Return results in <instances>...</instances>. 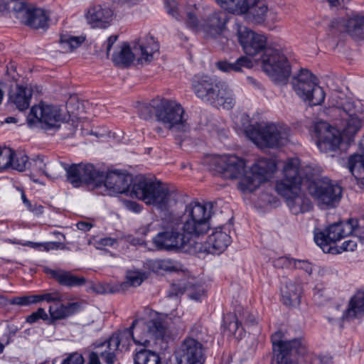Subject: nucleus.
I'll return each mask as SVG.
<instances>
[{"mask_svg": "<svg viewBox=\"0 0 364 364\" xmlns=\"http://www.w3.org/2000/svg\"><path fill=\"white\" fill-rule=\"evenodd\" d=\"M211 208L210 203L192 202L186 207L182 215H167L162 223L164 230L153 238V243L159 250H181L191 237H200L208 232Z\"/></svg>", "mask_w": 364, "mask_h": 364, "instance_id": "nucleus-1", "label": "nucleus"}, {"mask_svg": "<svg viewBox=\"0 0 364 364\" xmlns=\"http://www.w3.org/2000/svg\"><path fill=\"white\" fill-rule=\"evenodd\" d=\"M341 131L331 127L326 122H316L314 126V136L316 144L321 151L328 152L336 150L346 138L350 141L360 130L363 122L358 115L342 116Z\"/></svg>", "mask_w": 364, "mask_h": 364, "instance_id": "nucleus-2", "label": "nucleus"}, {"mask_svg": "<svg viewBox=\"0 0 364 364\" xmlns=\"http://www.w3.org/2000/svg\"><path fill=\"white\" fill-rule=\"evenodd\" d=\"M132 194L162 210L175 205L179 198V193L173 188H169L160 181L145 178H139L133 184Z\"/></svg>", "mask_w": 364, "mask_h": 364, "instance_id": "nucleus-3", "label": "nucleus"}, {"mask_svg": "<svg viewBox=\"0 0 364 364\" xmlns=\"http://www.w3.org/2000/svg\"><path fill=\"white\" fill-rule=\"evenodd\" d=\"M196 96L215 107L230 109L235 104L232 90L224 82L209 76L196 77L192 82Z\"/></svg>", "mask_w": 364, "mask_h": 364, "instance_id": "nucleus-4", "label": "nucleus"}, {"mask_svg": "<svg viewBox=\"0 0 364 364\" xmlns=\"http://www.w3.org/2000/svg\"><path fill=\"white\" fill-rule=\"evenodd\" d=\"M156 120L164 127L176 134L190 130L187 115L181 104L175 100L157 98L151 102Z\"/></svg>", "mask_w": 364, "mask_h": 364, "instance_id": "nucleus-5", "label": "nucleus"}, {"mask_svg": "<svg viewBox=\"0 0 364 364\" xmlns=\"http://www.w3.org/2000/svg\"><path fill=\"white\" fill-rule=\"evenodd\" d=\"M159 46L153 37H146L144 42L138 41L131 47L124 43L118 52L114 53L112 60L117 65L128 67L134 60L139 63H149L158 52Z\"/></svg>", "mask_w": 364, "mask_h": 364, "instance_id": "nucleus-6", "label": "nucleus"}, {"mask_svg": "<svg viewBox=\"0 0 364 364\" xmlns=\"http://www.w3.org/2000/svg\"><path fill=\"white\" fill-rule=\"evenodd\" d=\"M246 135L260 148H276L287 141L289 129L273 123L257 124L246 130Z\"/></svg>", "mask_w": 364, "mask_h": 364, "instance_id": "nucleus-7", "label": "nucleus"}, {"mask_svg": "<svg viewBox=\"0 0 364 364\" xmlns=\"http://www.w3.org/2000/svg\"><path fill=\"white\" fill-rule=\"evenodd\" d=\"M353 234L360 242L364 243V215L358 219H349L330 225L325 231L316 233L314 240L323 250L331 242Z\"/></svg>", "mask_w": 364, "mask_h": 364, "instance_id": "nucleus-8", "label": "nucleus"}, {"mask_svg": "<svg viewBox=\"0 0 364 364\" xmlns=\"http://www.w3.org/2000/svg\"><path fill=\"white\" fill-rule=\"evenodd\" d=\"M139 320L133 321L131 326L119 333H113L107 340L100 344H97L96 347L105 348L100 353L101 358L106 364H114L117 360V353L119 350L120 345L126 350L129 349L130 341L132 340L136 344H140L144 347L148 346L150 341L147 338H141L136 340L133 335V328L135 327Z\"/></svg>", "mask_w": 364, "mask_h": 364, "instance_id": "nucleus-9", "label": "nucleus"}, {"mask_svg": "<svg viewBox=\"0 0 364 364\" xmlns=\"http://www.w3.org/2000/svg\"><path fill=\"white\" fill-rule=\"evenodd\" d=\"M291 84L296 95L310 105H319L324 101L325 92L318 85L316 77L308 70L301 69L293 77Z\"/></svg>", "mask_w": 364, "mask_h": 364, "instance_id": "nucleus-10", "label": "nucleus"}, {"mask_svg": "<svg viewBox=\"0 0 364 364\" xmlns=\"http://www.w3.org/2000/svg\"><path fill=\"white\" fill-rule=\"evenodd\" d=\"M262 70L278 83L286 84L291 75V65L280 50L269 48L261 56Z\"/></svg>", "mask_w": 364, "mask_h": 364, "instance_id": "nucleus-11", "label": "nucleus"}, {"mask_svg": "<svg viewBox=\"0 0 364 364\" xmlns=\"http://www.w3.org/2000/svg\"><path fill=\"white\" fill-rule=\"evenodd\" d=\"M300 161L297 158L287 161L283 168L284 178L276 184V191L279 195H287L292 191H296L300 187L301 179L305 178L310 180L314 173L311 166H306L299 169Z\"/></svg>", "mask_w": 364, "mask_h": 364, "instance_id": "nucleus-12", "label": "nucleus"}, {"mask_svg": "<svg viewBox=\"0 0 364 364\" xmlns=\"http://www.w3.org/2000/svg\"><path fill=\"white\" fill-rule=\"evenodd\" d=\"M308 191L321 208H334L342 196L341 187L327 178L310 182Z\"/></svg>", "mask_w": 364, "mask_h": 364, "instance_id": "nucleus-13", "label": "nucleus"}, {"mask_svg": "<svg viewBox=\"0 0 364 364\" xmlns=\"http://www.w3.org/2000/svg\"><path fill=\"white\" fill-rule=\"evenodd\" d=\"M277 165L274 160L259 159L251 167L248 173L238 183V188L242 192H252L260 184L271 178L276 171Z\"/></svg>", "mask_w": 364, "mask_h": 364, "instance_id": "nucleus-14", "label": "nucleus"}, {"mask_svg": "<svg viewBox=\"0 0 364 364\" xmlns=\"http://www.w3.org/2000/svg\"><path fill=\"white\" fill-rule=\"evenodd\" d=\"M63 117L57 106L41 102L32 107L27 117L30 127H41L44 129H58Z\"/></svg>", "mask_w": 364, "mask_h": 364, "instance_id": "nucleus-15", "label": "nucleus"}, {"mask_svg": "<svg viewBox=\"0 0 364 364\" xmlns=\"http://www.w3.org/2000/svg\"><path fill=\"white\" fill-rule=\"evenodd\" d=\"M245 161L236 155L215 156L210 159V168L215 174L227 179L244 177L246 173Z\"/></svg>", "mask_w": 364, "mask_h": 364, "instance_id": "nucleus-16", "label": "nucleus"}, {"mask_svg": "<svg viewBox=\"0 0 364 364\" xmlns=\"http://www.w3.org/2000/svg\"><path fill=\"white\" fill-rule=\"evenodd\" d=\"M97 181L95 188L100 189V193L103 195H114L123 193L128 191L132 183V176L125 173L112 171L107 173L98 171Z\"/></svg>", "mask_w": 364, "mask_h": 364, "instance_id": "nucleus-17", "label": "nucleus"}, {"mask_svg": "<svg viewBox=\"0 0 364 364\" xmlns=\"http://www.w3.org/2000/svg\"><path fill=\"white\" fill-rule=\"evenodd\" d=\"M237 36L244 52L250 56L265 52L268 49L267 38L261 33H257L242 25L238 20L235 23Z\"/></svg>", "mask_w": 364, "mask_h": 364, "instance_id": "nucleus-18", "label": "nucleus"}, {"mask_svg": "<svg viewBox=\"0 0 364 364\" xmlns=\"http://www.w3.org/2000/svg\"><path fill=\"white\" fill-rule=\"evenodd\" d=\"M65 173L68 181L75 188L81 186L83 183L91 184L95 188L97 181L98 171L93 165L87 164L66 165Z\"/></svg>", "mask_w": 364, "mask_h": 364, "instance_id": "nucleus-19", "label": "nucleus"}, {"mask_svg": "<svg viewBox=\"0 0 364 364\" xmlns=\"http://www.w3.org/2000/svg\"><path fill=\"white\" fill-rule=\"evenodd\" d=\"M178 364H203L202 344L188 337L182 343L178 352Z\"/></svg>", "mask_w": 364, "mask_h": 364, "instance_id": "nucleus-20", "label": "nucleus"}, {"mask_svg": "<svg viewBox=\"0 0 364 364\" xmlns=\"http://www.w3.org/2000/svg\"><path fill=\"white\" fill-rule=\"evenodd\" d=\"M113 10L107 4L95 3L90 6L85 14L87 23L95 28H106L112 20Z\"/></svg>", "mask_w": 364, "mask_h": 364, "instance_id": "nucleus-21", "label": "nucleus"}, {"mask_svg": "<svg viewBox=\"0 0 364 364\" xmlns=\"http://www.w3.org/2000/svg\"><path fill=\"white\" fill-rule=\"evenodd\" d=\"M173 316V312L169 315L151 312L149 320L146 323V334L156 339L164 338L170 328Z\"/></svg>", "mask_w": 364, "mask_h": 364, "instance_id": "nucleus-22", "label": "nucleus"}, {"mask_svg": "<svg viewBox=\"0 0 364 364\" xmlns=\"http://www.w3.org/2000/svg\"><path fill=\"white\" fill-rule=\"evenodd\" d=\"M242 4L245 7L244 9H238L237 12L243 15V18L256 24L264 21L267 14V6L264 0H243Z\"/></svg>", "mask_w": 364, "mask_h": 364, "instance_id": "nucleus-23", "label": "nucleus"}, {"mask_svg": "<svg viewBox=\"0 0 364 364\" xmlns=\"http://www.w3.org/2000/svg\"><path fill=\"white\" fill-rule=\"evenodd\" d=\"M281 283V295L284 304L289 306H299L302 294L301 282L296 279L284 278Z\"/></svg>", "mask_w": 364, "mask_h": 364, "instance_id": "nucleus-24", "label": "nucleus"}, {"mask_svg": "<svg viewBox=\"0 0 364 364\" xmlns=\"http://www.w3.org/2000/svg\"><path fill=\"white\" fill-rule=\"evenodd\" d=\"M284 335L281 331H277L271 336L273 353L277 354L289 350L290 353H305L306 346L300 339L284 341Z\"/></svg>", "mask_w": 364, "mask_h": 364, "instance_id": "nucleus-25", "label": "nucleus"}, {"mask_svg": "<svg viewBox=\"0 0 364 364\" xmlns=\"http://www.w3.org/2000/svg\"><path fill=\"white\" fill-rule=\"evenodd\" d=\"M223 229H225V228H216L214 232L208 236L204 247L207 252L213 255L220 254L230 244V236Z\"/></svg>", "mask_w": 364, "mask_h": 364, "instance_id": "nucleus-26", "label": "nucleus"}, {"mask_svg": "<svg viewBox=\"0 0 364 364\" xmlns=\"http://www.w3.org/2000/svg\"><path fill=\"white\" fill-rule=\"evenodd\" d=\"M228 21V14L225 11H218L210 14L201 26L205 33L215 38L223 33Z\"/></svg>", "mask_w": 364, "mask_h": 364, "instance_id": "nucleus-27", "label": "nucleus"}, {"mask_svg": "<svg viewBox=\"0 0 364 364\" xmlns=\"http://www.w3.org/2000/svg\"><path fill=\"white\" fill-rule=\"evenodd\" d=\"M18 14L23 17V22L31 28H44L48 26V14L40 8H23Z\"/></svg>", "mask_w": 364, "mask_h": 364, "instance_id": "nucleus-28", "label": "nucleus"}, {"mask_svg": "<svg viewBox=\"0 0 364 364\" xmlns=\"http://www.w3.org/2000/svg\"><path fill=\"white\" fill-rule=\"evenodd\" d=\"M283 196L291 212L294 215L307 212L311 208L310 200L301 191L300 187H298L296 191H292Z\"/></svg>", "mask_w": 364, "mask_h": 364, "instance_id": "nucleus-29", "label": "nucleus"}, {"mask_svg": "<svg viewBox=\"0 0 364 364\" xmlns=\"http://www.w3.org/2000/svg\"><path fill=\"white\" fill-rule=\"evenodd\" d=\"M80 309L81 304L80 302H71L67 304L56 302L48 308L50 323L57 320L67 318L79 312Z\"/></svg>", "mask_w": 364, "mask_h": 364, "instance_id": "nucleus-30", "label": "nucleus"}, {"mask_svg": "<svg viewBox=\"0 0 364 364\" xmlns=\"http://www.w3.org/2000/svg\"><path fill=\"white\" fill-rule=\"evenodd\" d=\"M46 273L55 279L59 284L68 287H81L86 283L85 277L77 276L69 271H65L60 269H48L46 270Z\"/></svg>", "mask_w": 364, "mask_h": 364, "instance_id": "nucleus-31", "label": "nucleus"}, {"mask_svg": "<svg viewBox=\"0 0 364 364\" xmlns=\"http://www.w3.org/2000/svg\"><path fill=\"white\" fill-rule=\"evenodd\" d=\"M32 95L31 88L16 85V88L10 92L9 100L19 111H23L29 107Z\"/></svg>", "mask_w": 364, "mask_h": 364, "instance_id": "nucleus-32", "label": "nucleus"}, {"mask_svg": "<svg viewBox=\"0 0 364 364\" xmlns=\"http://www.w3.org/2000/svg\"><path fill=\"white\" fill-rule=\"evenodd\" d=\"M364 315V291H358L350 300L343 318L348 321L359 318Z\"/></svg>", "mask_w": 364, "mask_h": 364, "instance_id": "nucleus-33", "label": "nucleus"}, {"mask_svg": "<svg viewBox=\"0 0 364 364\" xmlns=\"http://www.w3.org/2000/svg\"><path fill=\"white\" fill-rule=\"evenodd\" d=\"M331 105L342 111L341 117H347L350 116V114L358 115L353 102L344 95H333L331 97Z\"/></svg>", "mask_w": 364, "mask_h": 364, "instance_id": "nucleus-34", "label": "nucleus"}, {"mask_svg": "<svg viewBox=\"0 0 364 364\" xmlns=\"http://www.w3.org/2000/svg\"><path fill=\"white\" fill-rule=\"evenodd\" d=\"M347 32L355 38H364V16L355 15L346 22Z\"/></svg>", "mask_w": 364, "mask_h": 364, "instance_id": "nucleus-35", "label": "nucleus"}, {"mask_svg": "<svg viewBox=\"0 0 364 364\" xmlns=\"http://www.w3.org/2000/svg\"><path fill=\"white\" fill-rule=\"evenodd\" d=\"M252 66V61L246 56L240 57L232 63L226 61H222L218 63V68L223 72H242V68H251Z\"/></svg>", "mask_w": 364, "mask_h": 364, "instance_id": "nucleus-36", "label": "nucleus"}, {"mask_svg": "<svg viewBox=\"0 0 364 364\" xmlns=\"http://www.w3.org/2000/svg\"><path fill=\"white\" fill-rule=\"evenodd\" d=\"M134 360V364H161L157 353L144 348L136 350Z\"/></svg>", "mask_w": 364, "mask_h": 364, "instance_id": "nucleus-37", "label": "nucleus"}, {"mask_svg": "<svg viewBox=\"0 0 364 364\" xmlns=\"http://www.w3.org/2000/svg\"><path fill=\"white\" fill-rule=\"evenodd\" d=\"M186 293L187 296L192 300L200 301L202 298L205 296L204 287L198 284H195L193 282H187L183 290H179L176 295L178 294Z\"/></svg>", "mask_w": 364, "mask_h": 364, "instance_id": "nucleus-38", "label": "nucleus"}, {"mask_svg": "<svg viewBox=\"0 0 364 364\" xmlns=\"http://www.w3.org/2000/svg\"><path fill=\"white\" fill-rule=\"evenodd\" d=\"M85 38L82 36H73L68 33L61 34L60 43L64 52H72L78 48Z\"/></svg>", "mask_w": 364, "mask_h": 364, "instance_id": "nucleus-39", "label": "nucleus"}, {"mask_svg": "<svg viewBox=\"0 0 364 364\" xmlns=\"http://www.w3.org/2000/svg\"><path fill=\"white\" fill-rule=\"evenodd\" d=\"M66 164L58 161H48L44 175L50 180H55L61 177L65 171Z\"/></svg>", "mask_w": 364, "mask_h": 364, "instance_id": "nucleus-40", "label": "nucleus"}, {"mask_svg": "<svg viewBox=\"0 0 364 364\" xmlns=\"http://www.w3.org/2000/svg\"><path fill=\"white\" fill-rule=\"evenodd\" d=\"M240 321L236 318L229 323L228 328L231 333H235L239 329L240 326L242 325V321H245V324L249 326H253L257 324L255 316L246 310L240 313Z\"/></svg>", "mask_w": 364, "mask_h": 364, "instance_id": "nucleus-41", "label": "nucleus"}, {"mask_svg": "<svg viewBox=\"0 0 364 364\" xmlns=\"http://www.w3.org/2000/svg\"><path fill=\"white\" fill-rule=\"evenodd\" d=\"M12 162L9 167L18 171H23L26 168L28 158L26 154L22 151L14 152L12 150Z\"/></svg>", "mask_w": 364, "mask_h": 364, "instance_id": "nucleus-42", "label": "nucleus"}, {"mask_svg": "<svg viewBox=\"0 0 364 364\" xmlns=\"http://www.w3.org/2000/svg\"><path fill=\"white\" fill-rule=\"evenodd\" d=\"M147 265L155 272L160 270L171 271L173 269V262L170 259H152L147 262Z\"/></svg>", "mask_w": 364, "mask_h": 364, "instance_id": "nucleus-43", "label": "nucleus"}, {"mask_svg": "<svg viewBox=\"0 0 364 364\" xmlns=\"http://www.w3.org/2000/svg\"><path fill=\"white\" fill-rule=\"evenodd\" d=\"M304 353H290L289 350L274 354L272 364H296L295 357L296 355H303Z\"/></svg>", "mask_w": 364, "mask_h": 364, "instance_id": "nucleus-44", "label": "nucleus"}, {"mask_svg": "<svg viewBox=\"0 0 364 364\" xmlns=\"http://www.w3.org/2000/svg\"><path fill=\"white\" fill-rule=\"evenodd\" d=\"M222 8L230 12H237L238 9H244L243 0H217Z\"/></svg>", "mask_w": 364, "mask_h": 364, "instance_id": "nucleus-45", "label": "nucleus"}, {"mask_svg": "<svg viewBox=\"0 0 364 364\" xmlns=\"http://www.w3.org/2000/svg\"><path fill=\"white\" fill-rule=\"evenodd\" d=\"M25 245H28L34 248L38 247L40 250H43L46 251H49L51 250H64L65 249V245L60 242H45V243H33L32 242H28L25 244Z\"/></svg>", "mask_w": 364, "mask_h": 364, "instance_id": "nucleus-46", "label": "nucleus"}, {"mask_svg": "<svg viewBox=\"0 0 364 364\" xmlns=\"http://www.w3.org/2000/svg\"><path fill=\"white\" fill-rule=\"evenodd\" d=\"M12 160V149L10 148L0 149V171L9 168Z\"/></svg>", "mask_w": 364, "mask_h": 364, "instance_id": "nucleus-47", "label": "nucleus"}, {"mask_svg": "<svg viewBox=\"0 0 364 364\" xmlns=\"http://www.w3.org/2000/svg\"><path fill=\"white\" fill-rule=\"evenodd\" d=\"M144 279V274L138 271H129L127 274V282L134 287L139 286Z\"/></svg>", "mask_w": 364, "mask_h": 364, "instance_id": "nucleus-48", "label": "nucleus"}, {"mask_svg": "<svg viewBox=\"0 0 364 364\" xmlns=\"http://www.w3.org/2000/svg\"><path fill=\"white\" fill-rule=\"evenodd\" d=\"M39 319L43 321L48 319V316L43 308H38L36 311L33 312L31 315L26 318V321L29 323H33Z\"/></svg>", "mask_w": 364, "mask_h": 364, "instance_id": "nucleus-49", "label": "nucleus"}, {"mask_svg": "<svg viewBox=\"0 0 364 364\" xmlns=\"http://www.w3.org/2000/svg\"><path fill=\"white\" fill-rule=\"evenodd\" d=\"M21 199L27 209L36 215H40L43 212V207L41 204L35 203V208H32V203L26 198L24 192L21 193Z\"/></svg>", "mask_w": 364, "mask_h": 364, "instance_id": "nucleus-50", "label": "nucleus"}, {"mask_svg": "<svg viewBox=\"0 0 364 364\" xmlns=\"http://www.w3.org/2000/svg\"><path fill=\"white\" fill-rule=\"evenodd\" d=\"M43 301L55 304L56 302H62L63 301V296L58 291H53L43 293Z\"/></svg>", "mask_w": 364, "mask_h": 364, "instance_id": "nucleus-51", "label": "nucleus"}, {"mask_svg": "<svg viewBox=\"0 0 364 364\" xmlns=\"http://www.w3.org/2000/svg\"><path fill=\"white\" fill-rule=\"evenodd\" d=\"M48 161H46V158L43 156H37L33 160L32 168L41 174L44 175V171L46 169Z\"/></svg>", "mask_w": 364, "mask_h": 364, "instance_id": "nucleus-52", "label": "nucleus"}, {"mask_svg": "<svg viewBox=\"0 0 364 364\" xmlns=\"http://www.w3.org/2000/svg\"><path fill=\"white\" fill-rule=\"evenodd\" d=\"M164 4L168 14L178 20L181 15L178 11L175 0H164Z\"/></svg>", "mask_w": 364, "mask_h": 364, "instance_id": "nucleus-53", "label": "nucleus"}, {"mask_svg": "<svg viewBox=\"0 0 364 364\" xmlns=\"http://www.w3.org/2000/svg\"><path fill=\"white\" fill-rule=\"evenodd\" d=\"M84 363L85 360L81 354L73 353L64 359L61 364H84Z\"/></svg>", "mask_w": 364, "mask_h": 364, "instance_id": "nucleus-54", "label": "nucleus"}, {"mask_svg": "<svg viewBox=\"0 0 364 364\" xmlns=\"http://www.w3.org/2000/svg\"><path fill=\"white\" fill-rule=\"evenodd\" d=\"M292 262L295 268L303 269L309 274H311L313 268L309 261L292 259Z\"/></svg>", "mask_w": 364, "mask_h": 364, "instance_id": "nucleus-55", "label": "nucleus"}, {"mask_svg": "<svg viewBox=\"0 0 364 364\" xmlns=\"http://www.w3.org/2000/svg\"><path fill=\"white\" fill-rule=\"evenodd\" d=\"M356 238L359 240L357 237ZM357 247V241L355 239V236L354 237L348 240L344 241L341 246V249L343 251H354Z\"/></svg>", "mask_w": 364, "mask_h": 364, "instance_id": "nucleus-56", "label": "nucleus"}, {"mask_svg": "<svg viewBox=\"0 0 364 364\" xmlns=\"http://www.w3.org/2000/svg\"><path fill=\"white\" fill-rule=\"evenodd\" d=\"M186 23L191 28L195 29L198 28V21L192 11H187Z\"/></svg>", "mask_w": 364, "mask_h": 364, "instance_id": "nucleus-57", "label": "nucleus"}, {"mask_svg": "<svg viewBox=\"0 0 364 364\" xmlns=\"http://www.w3.org/2000/svg\"><path fill=\"white\" fill-rule=\"evenodd\" d=\"M11 304L18 306H28L29 304H31L29 296L14 297L11 301Z\"/></svg>", "mask_w": 364, "mask_h": 364, "instance_id": "nucleus-58", "label": "nucleus"}, {"mask_svg": "<svg viewBox=\"0 0 364 364\" xmlns=\"http://www.w3.org/2000/svg\"><path fill=\"white\" fill-rule=\"evenodd\" d=\"M117 242V240L115 239L111 238V237H104L101 238L99 240L97 241V248H102V247L113 246Z\"/></svg>", "mask_w": 364, "mask_h": 364, "instance_id": "nucleus-59", "label": "nucleus"}, {"mask_svg": "<svg viewBox=\"0 0 364 364\" xmlns=\"http://www.w3.org/2000/svg\"><path fill=\"white\" fill-rule=\"evenodd\" d=\"M100 352H90L87 358V364H102L100 360V356L101 357Z\"/></svg>", "mask_w": 364, "mask_h": 364, "instance_id": "nucleus-60", "label": "nucleus"}, {"mask_svg": "<svg viewBox=\"0 0 364 364\" xmlns=\"http://www.w3.org/2000/svg\"><path fill=\"white\" fill-rule=\"evenodd\" d=\"M202 327L200 325L195 324L191 329L190 331V337L194 338L195 337L196 340L198 341L200 339H202L200 335L202 333Z\"/></svg>", "mask_w": 364, "mask_h": 364, "instance_id": "nucleus-61", "label": "nucleus"}, {"mask_svg": "<svg viewBox=\"0 0 364 364\" xmlns=\"http://www.w3.org/2000/svg\"><path fill=\"white\" fill-rule=\"evenodd\" d=\"M292 264V259H289L287 257H279L274 261V266L277 268H283L284 266Z\"/></svg>", "mask_w": 364, "mask_h": 364, "instance_id": "nucleus-62", "label": "nucleus"}, {"mask_svg": "<svg viewBox=\"0 0 364 364\" xmlns=\"http://www.w3.org/2000/svg\"><path fill=\"white\" fill-rule=\"evenodd\" d=\"M125 207L134 213H139L141 210V206L134 201L126 200L124 201Z\"/></svg>", "mask_w": 364, "mask_h": 364, "instance_id": "nucleus-63", "label": "nucleus"}, {"mask_svg": "<svg viewBox=\"0 0 364 364\" xmlns=\"http://www.w3.org/2000/svg\"><path fill=\"white\" fill-rule=\"evenodd\" d=\"M118 38L117 35H113L109 36L106 42L104 43L103 46L105 47V50L107 52V55H109V51L112 47V46L116 43Z\"/></svg>", "mask_w": 364, "mask_h": 364, "instance_id": "nucleus-64", "label": "nucleus"}]
</instances>
